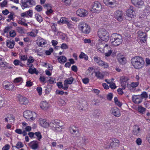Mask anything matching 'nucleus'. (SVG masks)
<instances>
[{
    "label": "nucleus",
    "instance_id": "obj_1",
    "mask_svg": "<svg viewBox=\"0 0 150 150\" xmlns=\"http://www.w3.org/2000/svg\"><path fill=\"white\" fill-rule=\"evenodd\" d=\"M51 129L56 133L61 132L65 129L63 124L57 119L52 120L49 123Z\"/></svg>",
    "mask_w": 150,
    "mask_h": 150
},
{
    "label": "nucleus",
    "instance_id": "obj_2",
    "mask_svg": "<svg viewBox=\"0 0 150 150\" xmlns=\"http://www.w3.org/2000/svg\"><path fill=\"white\" fill-rule=\"evenodd\" d=\"M132 65L136 69H141L144 66V61L143 58L139 57H135L131 60Z\"/></svg>",
    "mask_w": 150,
    "mask_h": 150
},
{
    "label": "nucleus",
    "instance_id": "obj_3",
    "mask_svg": "<svg viewBox=\"0 0 150 150\" xmlns=\"http://www.w3.org/2000/svg\"><path fill=\"white\" fill-rule=\"evenodd\" d=\"M110 41L112 45L118 46L122 42V37L117 33H113L111 36Z\"/></svg>",
    "mask_w": 150,
    "mask_h": 150
},
{
    "label": "nucleus",
    "instance_id": "obj_4",
    "mask_svg": "<svg viewBox=\"0 0 150 150\" xmlns=\"http://www.w3.org/2000/svg\"><path fill=\"white\" fill-rule=\"evenodd\" d=\"M98 49L102 53H105V56H110L112 53L111 47L108 45H106L105 46L101 43L98 44L97 45Z\"/></svg>",
    "mask_w": 150,
    "mask_h": 150
},
{
    "label": "nucleus",
    "instance_id": "obj_5",
    "mask_svg": "<svg viewBox=\"0 0 150 150\" xmlns=\"http://www.w3.org/2000/svg\"><path fill=\"white\" fill-rule=\"evenodd\" d=\"M97 34L99 37L103 41H107L109 39V33L104 29H100L98 31Z\"/></svg>",
    "mask_w": 150,
    "mask_h": 150
},
{
    "label": "nucleus",
    "instance_id": "obj_6",
    "mask_svg": "<svg viewBox=\"0 0 150 150\" xmlns=\"http://www.w3.org/2000/svg\"><path fill=\"white\" fill-rule=\"evenodd\" d=\"M78 28L82 33L85 34H89L91 31L90 26L84 22H80L78 25Z\"/></svg>",
    "mask_w": 150,
    "mask_h": 150
},
{
    "label": "nucleus",
    "instance_id": "obj_7",
    "mask_svg": "<svg viewBox=\"0 0 150 150\" xmlns=\"http://www.w3.org/2000/svg\"><path fill=\"white\" fill-rule=\"evenodd\" d=\"M23 116L28 120L32 121L36 117V114L35 112L27 110L23 112Z\"/></svg>",
    "mask_w": 150,
    "mask_h": 150
},
{
    "label": "nucleus",
    "instance_id": "obj_8",
    "mask_svg": "<svg viewBox=\"0 0 150 150\" xmlns=\"http://www.w3.org/2000/svg\"><path fill=\"white\" fill-rule=\"evenodd\" d=\"M93 60L94 62L100 66L104 68H107L109 67L108 64L102 61L100 57L95 56L93 57Z\"/></svg>",
    "mask_w": 150,
    "mask_h": 150
},
{
    "label": "nucleus",
    "instance_id": "obj_9",
    "mask_svg": "<svg viewBox=\"0 0 150 150\" xmlns=\"http://www.w3.org/2000/svg\"><path fill=\"white\" fill-rule=\"evenodd\" d=\"M69 130L74 137H77L79 136V134L78 129L75 126H71L69 128Z\"/></svg>",
    "mask_w": 150,
    "mask_h": 150
},
{
    "label": "nucleus",
    "instance_id": "obj_10",
    "mask_svg": "<svg viewBox=\"0 0 150 150\" xmlns=\"http://www.w3.org/2000/svg\"><path fill=\"white\" fill-rule=\"evenodd\" d=\"M102 7L99 2L95 1L92 6V11L96 13H98L101 11Z\"/></svg>",
    "mask_w": 150,
    "mask_h": 150
},
{
    "label": "nucleus",
    "instance_id": "obj_11",
    "mask_svg": "<svg viewBox=\"0 0 150 150\" xmlns=\"http://www.w3.org/2000/svg\"><path fill=\"white\" fill-rule=\"evenodd\" d=\"M110 113L115 117H119L121 115L120 109L116 107L112 108L110 110Z\"/></svg>",
    "mask_w": 150,
    "mask_h": 150
},
{
    "label": "nucleus",
    "instance_id": "obj_12",
    "mask_svg": "<svg viewBox=\"0 0 150 150\" xmlns=\"http://www.w3.org/2000/svg\"><path fill=\"white\" fill-rule=\"evenodd\" d=\"M129 80L128 78L125 76H122L120 77V81L121 85L123 89H125L128 84V81Z\"/></svg>",
    "mask_w": 150,
    "mask_h": 150
},
{
    "label": "nucleus",
    "instance_id": "obj_13",
    "mask_svg": "<svg viewBox=\"0 0 150 150\" xmlns=\"http://www.w3.org/2000/svg\"><path fill=\"white\" fill-rule=\"evenodd\" d=\"M122 15L123 13L122 11L119 10L115 12L114 16L118 21H121L122 20Z\"/></svg>",
    "mask_w": 150,
    "mask_h": 150
},
{
    "label": "nucleus",
    "instance_id": "obj_14",
    "mask_svg": "<svg viewBox=\"0 0 150 150\" xmlns=\"http://www.w3.org/2000/svg\"><path fill=\"white\" fill-rule=\"evenodd\" d=\"M103 2L107 6L110 7L115 6L117 4L116 0H103Z\"/></svg>",
    "mask_w": 150,
    "mask_h": 150
},
{
    "label": "nucleus",
    "instance_id": "obj_15",
    "mask_svg": "<svg viewBox=\"0 0 150 150\" xmlns=\"http://www.w3.org/2000/svg\"><path fill=\"white\" fill-rule=\"evenodd\" d=\"M88 13V11L84 9H79L76 11L78 16L83 17L86 16Z\"/></svg>",
    "mask_w": 150,
    "mask_h": 150
},
{
    "label": "nucleus",
    "instance_id": "obj_16",
    "mask_svg": "<svg viewBox=\"0 0 150 150\" xmlns=\"http://www.w3.org/2000/svg\"><path fill=\"white\" fill-rule=\"evenodd\" d=\"M132 7L130 6L127 11V16L131 18H134L136 16V13Z\"/></svg>",
    "mask_w": 150,
    "mask_h": 150
},
{
    "label": "nucleus",
    "instance_id": "obj_17",
    "mask_svg": "<svg viewBox=\"0 0 150 150\" xmlns=\"http://www.w3.org/2000/svg\"><path fill=\"white\" fill-rule=\"evenodd\" d=\"M132 98L133 102L136 104H139L142 101V98L139 95H133Z\"/></svg>",
    "mask_w": 150,
    "mask_h": 150
},
{
    "label": "nucleus",
    "instance_id": "obj_18",
    "mask_svg": "<svg viewBox=\"0 0 150 150\" xmlns=\"http://www.w3.org/2000/svg\"><path fill=\"white\" fill-rule=\"evenodd\" d=\"M114 143H113L112 140L109 139L106 140L104 142V146L106 148H110L113 147Z\"/></svg>",
    "mask_w": 150,
    "mask_h": 150
},
{
    "label": "nucleus",
    "instance_id": "obj_19",
    "mask_svg": "<svg viewBox=\"0 0 150 150\" xmlns=\"http://www.w3.org/2000/svg\"><path fill=\"white\" fill-rule=\"evenodd\" d=\"M141 132L142 130L139 126L136 125L134 127L133 130V133L134 135L139 136L141 134Z\"/></svg>",
    "mask_w": 150,
    "mask_h": 150
},
{
    "label": "nucleus",
    "instance_id": "obj_20",
    "mask_svg": "<svg viewBox=\"0 0 150 150\" xmlns=\"http://www.w3.org/2000/svg\"><path fill=\"white\" fill-rule=\"evenodd\" d=\"M39 143L37 141H33L29 144V145L32 149L36 150L38 147Z\"/></svg>",
    "mask_w": 150,
    "mask_h": 150
},
{
    "label": "nucleus",
    "instance_id": "obj_21",
    "mask_svg": "<svg viewBox=\"0 0 150 150\" xmlns=\"http://www.w3.org/2000/svg\"><path fill=\"white\" fill-rule=\"evenodd\" d=\"M132 3L136 6L140 7L144 4L142 0H131Z\"/></svg>",
    "mask_w": 150,
    "mask_h": 150
},
{
    "label": "nucleus",
    "instance_id": "obj_22",
    "mask_svg": "<svg viewBox=\"0 0 150 150\" xmlns=\"http://www.w3.org/2000/svg\"><path fill=\"white\" fill-rule=\"evenodd\" d=\"M36 42L37 45L41 47L44 46L47 43L46 40L41 37L37 39Z\"/></svg>",
    "mask_w": 150,
    "mask_h": 150
},
{
    "label": "nucleus",
    "instance_id": "obj_23",
    "mask_svg": "<svg viewBox=\"0 0 150 150\" xmlns=\"http://www.w3.org/2000/svg\"><path fill=\"white\" fill-rule=\"evenodd\" d=\"M49 106V104L46 101H42L40 104V107L42 110H47Z\"/></svg>",
    "mask_w": 150,
    "mask_h": 150
},
{
    "label": "nucleus",
    "instance_id": "obj_24",
    "mask_svg": "<svg viewBox=\"0 0 150 150\" xmlns=\"http://www.w3.org/2000/svg\"><path fill=\"white\" fill-rule=\"evenodd\" d=\"M40 125L42 127H47L49 126V123L46 121V120L45 119H42L40 118L39 120Z\"/></svg>",
    "mask_w": 150,
    "mask_h": 150
},
{
    "label": "nucleus",
    "instance_id": "obj_25",
    "mask_svg": "<svg viewBox=\"0 0 150 150\" xmlns=\"http://www.w3.org/2000/svg\"><path fill=\"white\" fill-rule=\"evenodd\" d=\"M139 84L138 82H132L129 86V89L132 91H133L138 86Z\"/></svg>",
    "mask_w": 150,
    "mask_h": 150
},
{
    "label": "nucleus",
    "instance_id": "obj_26",
    "mask_svg": "<svg viewBox=\"0 0 150 150\" xmlns=\"http://www.w3.org/2000/svg\"><path fill=\"white\" fill-rule=\"evenodd\" d=\"M20 103L21 104L26 105L28 103L29 101L26 98L20 96L19 99Z\"/></svg>",
    "mask_w": 150,
    "mask_h": 150
},
{
    "label": "nucleus",
    "instance_id": "obj_27",
    "mask_svg": "<svg viewBox=\"0 0 150 150\" xmlns=\"http://www.w3.org/2000/svg\"><path fill=\"white\" fill-rule=\"evenodd\" d=\"M3 85L4 88L6 89L11 90L13 88V85L10 83L8 82H4Z\"/></svg>",
    "mask_w": 150,
    "mask_h": 150
},
{
    "label": "nucleus",
    "instance_id": "obj_28",
    "mask_svg": "<svg viewBox=\"0 0 150 150\" xmlns=\"http://www.w3.org/2000/svg\"><path fill=\"white\" fill-rule=\"evenodd\" d=\"M15 45V42L13 40H8L6 41V45L10 49H13Z\"/></svg>",
    "mask_w": 150,
    "mask_h": 150
},
{
    "label": "nucleus",
    "instance_id": "obj_29",
    "mask_svg": "<svg viewBox=\"0 0 150 150\" xmlns=\"http://www.w3.org/2000/svg\"><path fill=\"white\" fill-rule=\"evenodd\" d=\"M146 109L141 105H138L137 110L138 112L141 114H143L145 113Z\"/></svg>",
    "mask_w": 150,
    "mask_h": 150
},
{
    "label": "nucleus",
    "instance_id": "obj_30",
    "mask_svg": "<svg viewBox=\"0 0 150 150\" xmlns=\"http://www.w3.org/2000/svg\"><path fill=\"white\" fill-rule=\"evenodd\" d=\"M38 33V31L37 30L34 29L28 33L27 34L28 35L31 37H35L37 36Z\"/></svg>",
    "mask_w": 150,
    "mask_h": 150
},
{
    "label": "nucleus",
    "instance_id": "obj_31",
    "mask_svg": "<svg viewBox=\"0 0 150 150\" xmlns=\"http://www.w3.org/2000/svg\"><path fill=\"white\" fill-rule=\"evenodd\" d=\"M68 19L65 17H62L61 18L59 21H57L58 24H60L61 23L62 24H66L68 21Z\"/></svg>",
    "mask_w": 150,
    "mask_h": 150
},
{
    "label": "nucleus",
    "instance_id": "obj_32",
    "mask_svg": "<svg viewBox=\"0 0 150 150\" xmlns=\"http://www.w3.org/2000/svg\"><path fill=\"white\" fill-rule=\"evenodd\" d=\"M67 28L70 29H73L74 28V23H73L71 21H68L66 23Z\"/></svg>",
    "mask_w": 150,
    "mask_h": 150
},
{
    "label": "nucleus",
    "instance_id": "obj_33",
    "mask_svg": "<svg viewBox=\"0 0 150 150\" xmlns=\"http://www.w3.org/2000/svg\"><path fill=\"white\" fill-rule=\"evenodd\" d=\"M13 63L15 66L20 65L22 67H23L24 66V64H23L18 59H15L14 60Z\"/></svg>",
    "mask_w": 150,
    "mask_h": 150
},
{
    "label": "nucleus",
    "instance_id": "obj_34",
    "mask_svg": "<svg viewBox=\"0 0 150 150\" xmlns=\"http://www.w3.org/2000/svg\"><path fill=\"white\" fill-rule=\"evenodd\" d=\"M79 57L80 59H84L86 60H88V58L87 55L82 52H81Z\"/></svg>",
    "mask_w": 150,
    "mask_h": 150
},
{
    "label": "nucleus",
    "instance_id": "obj_35",
    "mask_svg": "<svg viewBox=\"0 0 150 150\" xmlns=\"http://www.w3.org/2000/svg\"><path fill=\"white\" fill-rule=\"evenodd\" d=\"M58 59L59 62L61 64L64 63L66 62L67 60L66 58L64 56H61L58 57Z\"/></svg>",
    "mask_w": 150,
    "mask_h": 150
},
{
    "label": "nucleus",
    "instance_id": "obj_36",
    "mask_svg": "<svg viewBox=\"0 0 150 150\" xmlns=\"http://www.w3.org/2000/svg\"><path fill=\"white\" fill-rule=\"evenodd\" d=\"M15 132L19 134H23V136H25L27 134V133L25 130L23 131L20 129H17L15 130Z\"/></svg>",
    "mask_w": 150,
    "mask_h": 150
},
{
    "label": "nucleus",
    "instance_id": "obj_37",
    "mask_svg": "<svg viewBox=\"0 0 150 150\" xmlns=\"http://www.w3.org/2000/svg\"><path fill=\"white\" fill-rule=\"evenodd\" d=\"M0 65L2 67L9 68L8 67V64L6 62H4L1 58L0 59Z\"/></svg>",
    "mask_w": 150,
    "mask_h": 150
},
{
    "label": "nucleus",
    "instance_id": "obj_38",
    "mask_svg": "<svg viewBox=\"0 0 150 150\" xmlns=\"http://www.w3.org/2000/svg\"><path fill=\"white\" fill-rule=\"evenodd\" d=\"M21 6L22 7V8L23 9H24L26 8L29 7L27 0L26 1L23 2L22 1L21 2Z\"/></svg>",
    "mask_w": 150,
    "mask_h": 150
},
{
    "label": "nucleus",
    "instance_id": "obj_39",
    "mask_svg": "<svg viewBox=\"0 0 150 150\" xmlns=\"http://www.w3.org/2000/svg\"><path fill=\"white\" fill-rule=\"evenodd\" d=\"M74 81V79L72 77H70L66 79L64 81V83H66L67 84H71Z\"/></svg>",
    "mask_w": 150,
    "mask_h": 150
},
{
    "label": "nucleus",
    "instance_id": "obj_40",
    "mask_svg": "<svg viewBox=\"0 0 150 150\" xmlns=\"http://www.w3.org/2000/svg\"><path fill=\"white\" fill-rule=\"evenodd\" d=\"M119 62L122 64H125L126 62V60L124 57H121L118 59Z\"/></svg>",
    "mask_w": 150,
    "mask_h": 150
},
{
    "label": "nucleus",
    "instance_id": "obj_41",
    "mask_svg": "<svg viewBox=\"0 0 150 150\" xmlns=\"http://www.w3.org/2000/svg\"><path fill=\"white\" fill-rule=\"evenodd\" d=\"M27 1L28 2V4L29 5V7H32L33 6H34L35 5V1L34 0H27Z\"/></svg>",
    "mask_w": 150,
    "mask_h": 150
},
{
    "label": "nucleus",
    "instance_id": "obj_42",
    "mask_svg": "<svg viewBox=\"0 0 150 150\" xmlns=\"http://www.w3.org/2000/svg\"><path fill=\"white\" fill-rule=\"evenodd\" d=\"M19 58L21 61H25L26 60L28 59L27 56L25 55L20 54L19 55Z\"/></svg>",
    "mask_w": 150,
    "mask_h": 150
},
{
    "label": "nucleus",
    "instance_id": "obj_43",
    "mask_svg": "<svg viewBox=\"0 0 150 150\" xmlns=\"http://www.w3.org/2000/svg\"><path fill=\"white\" fill-rule=\"evenodd\" d=\"M35 17L37 20L40 23L42 21V18L40 15L36 14L35 15Z\"/></svg>",
    "mask_w": 150,
    "mask_h": 150
},
{
    "label": "nucleus",
    "instance_id": "obj_44",
    "mask_svg": "<svg viewBox=\"0 0 150 150\" xmlns=\"http://www.w3.org/2000/svg\"><path fill=\"white\" fill-rule=\"evenodd\" d=\"M28 72L32 74L34 73L38 74V73L36 71V69L35 68L32 69V68H30L28 70Z\"/></svg>",
    "mask_w": 150,
    "mask_h": 150
},
{
    "label": "nucleus",
    "instance_id": "obj_45",
    "mask_svg": "<svg viewBox=\"0 0 150 150\" xmlns=\"http://www.w3.org/2000/svg\"><path fill=\"white\" fill-rule=\"evenodd\" d=\"M114 100L115 104L118 106L120 107L122 105V103L119 101L117 97H115L114 98Z\"/></svg>",
    "mask_w": 150,
    "mask_h": 150
},
{
    "label": "nucleus",
    "instance_id": "obj_46",
    "mask_svg": "<svg viewBox=\"0 0 150 150\" xmlns=\"http://www.w3.org/2000/svg\"><path fill=\"white\" fill-rule=\"evenodd\" d=\"M95 74L96 76L99 78L101 79L103 77V75L99 72H95Z\"/></svg>",
    "mask_w": 150,
    "mask_h": 150
},
{
    "label": "nucleus",
    "instance_id": "obj_47",
    "mask_svg": "<svg viewBox=\"0 0 150 150\" xmlns=\"http://www.w3.org/2000/svg\"><path fill=\"white\" fill-rule=\"evenodd\" d=\"M23 146V144L21 142H18L16 144L15 147L17 149L21 148Z\"/></svg>",
    "mask_w": 150,
    "mask_h": 150
},
{
    "label": "nucleus",
    "instance_id": "obj_48",
    "mask_svg": "<svg viewBox=\"0 0 150 150\" xmlns=\"http://www.w3.org/2000/svg\"><path fill=\"white\" fill-rule=\"evenodd\" d=\"M8 117L9 120H12V121H10V123H12L14 122L15 119L14 116L13 115H10Z\"/></svg>",
    "mask_w": 150,
    "mask_h": 150
},
{
    "label": "nucleus",
    "instance_id": "obj_49",
    "mask_svg": "<svg viewBox=\"0 0 150 150\" xmlns=\"http://www.w3.org/2000/svg\"><path fill=\"white\" fill-rule=\"evenodd\" d=\"M113 143H114V147L118 145L120 143L119 141L116 139H114L112 140Z\"/></svg>",
    "mask_w": 150,
    "mask_h": 150
},
{
    "label": "nucleus",
    "instance_id": "obj_50",
    "mask_svg": "<svg viewBox=\"0 0 150 150\" xmlns=\"http://www.w3.org/2000/svg\"><path fill=\"white\" fill-rule=\"evenodd\" d=\"M28 17H31L33 15V11L32 10H29L28 11H26Z\"/></svg>",
    "mask_w": 150,
    "mask_h": 150
},
{
    "label": "nucleus",
    "instance_id": "obj_51",
    "mask_svg": "<svg viewBox=\"0 0 150 150\" xmlns=\"http://www.w3.org/2000/svg\"><path fill=\"white\" fill-rule=\"evenodd\" d=\"M35 134L37 137L38 140L40 141L42 138V135L39 132H37L35 133Z\"/></svg>",
    "mask_w": 150,
    "mask_h": 150
},
{
    "label": "nucleus",
    "instance_id": "obj_52",
    "mask_svg": "<svg viewBox=\"0 0 150 150\" xmlns=\"http://www.w3.org/2000/svg\"><path fill=\"white\" fill-rule=\"evenodd\" d=\"M27 63H31L33 62L34 61V59L32 57L30 56L29 57V58L28 59H27Z\"/></svg>",
    "mask_w": 150,
    "mask_h": 150
},
{
    "label": "nucleus",
    "instance_id": "obj_53",
    "mask_svg": "<svg viewBox=\"0 0 150 150\" xmlns=\"http://www.w3.org/2000/svg\"><path fill=\"white\" fill-rule=\"evenodd\" d=\"M35 9L38 12H40L42 10V7L41 5H38L36 6Z\"/></svg>",
    "mask_w": 150,
    "mask_h": 150
},
{
    "label": "nucleus",
    "instance_id": "obj_54",
    "mask_svg": "<svg viewBox=\"0 0 150 150\" xmlns=\"http://www.w3.org/2000/svg\"><path fill=\"white\" fill-rule=\"evenodd\" d=\"M16 29L19 33H22L24 32L23 29L21 27H17L16 28Z\"/></svg>",
    "mask_w": 150,
    "mask_h": 150
},
{
    "label": "nucleus",
    "instance_id": "obj_55",
    "mask_svg": "<svg viewBox=\"0 0 150 150\" xmlns=\"http://www.w3.org/2000/svg\"><path fill=\"white\" fill-rule=\"evenodd\" d=\"M10 36L11 37H14L16 34L15 31L13 30H11L9 32Z\"/></svg>",
    "mask_w": 150,
    "mask_h": 150
},
{
    "label": "nucleus",
    "instance_id": "obj_56",
    "mask_svg": "<svg viewBox=\"0 0 150 150\" xmlns=\"http://www.w3.org/2000/svg\"><path fill=\"white\" fill-rule=\"evenodd\" d=\"M36 90L39 94L40 96L42 94V88L40 87H38L36 88Z\"/></svg>",
    "mask_w": 150,
    "mask_h": 150
},
{
    "label": "nucleus",
    "instance_id": "obj_57",
    "mask_svg": "<svg viewBox=\"0 0 150 150\" xmlns=\"http://www.w3.org/2000/svg\"><path fill=\"white\" fill-rule=\"evenodd\" d=\"M142 141V139L140 138H137L136 140V142L138 145H141Z\"/></svg>",
    "mask_w": 150,
    "mask_h": 150
},
{
    "label": "nucleus",
    "instance_id": "obj_58",
    "mask_svg": "<svg viewBox=\"0 0 150 150\" xmlns=\"http://www.w3.org/2000/svg\"><path fill=\"white\" fill-rule=\"evenodd\" d=\"M53 49L52 48H50L48 50H47L45 52V53L47 55H50L53 51Z\"/></svg>",
    "mask_w": 150,
    "mask_h": 150
},
{
    "label": "nucleus",
    "instance_id": "obj_59",
    "mask_svg": "<svg viewBox=\"0 0 150 150\" xmlns=\"http://www.w3.org/2000/svg\"><path fill=\"white\" fill-rule=\"evenodd\" d=\"M12 27L11 26H8L5 27L4 30V32L5 33H7L9 31V30Z\"/></svg>",
    "mask_w": 150,
    "mask_h": 150
},
{
    "label": "nucleus",
    "instance_id": "obj_60",
    "mask_svg": "<svg viewBox=\"0 0 150 150\" xmlns=\"http://www.w3.org/2000/svg\"><path fill=\"white\" fill-rule=\"evenodd\" d=\"M10 146L8 144H6L2 148V150H8L10 148Z\"/></svg>",
    "mask_w": 150,
    "mask_h": 150
},
{
    "label": "nucleus",
    "instance_id": "obj_61",
    "mask_svg": "<svg viewBox=\"0 0 150 150\" xmlns=\"http://www.w3.org/2000/svg\"><path fill=\"white\" fill-rule=\"evenodd\" d=\"M141 98H146L148 97V94L147 93L145 92H143L141 95Z\"/></svg>",
    "mask_w": 150,
    "mask_h": 150
},
{
    "label": "nucleus",
    "instance_id": "obj_62",
    "mask_svg": "<svg viewBox=\"0 0 150 150\" xmlns=\"http://www.w3.org/2000/svg\"><path fill=\"white\" fill-rule=\"evenodd\" d=\"M62 49H66L68 48V45L65 43H63L60 47Z\"/></svg>",
    "mask_w": 150,
    "mask_h": 150
},
{
    "label": "nucleus",
    "instance_id": "obj_63",
    "mask_svg": "<svg viewBox=\"0 0 150 150\" xmlns=\"http://www.w3.org/2000/svg\"><path fill=\"white\" fill-rule=\"evenodd\" d=\"M139 39L140 40V41L142 42H145L146 41V35H144L142 37H141L140 38V37Z\"/></svg>",
    "mask_w": 150,
    "mask_h": 150
},
{
    "label": "nucleus",
    "instance_id": "obj_64",
    "mask_svg": "<svg viewBox=\"0 0 150 150\" xmlns=\"http://www.w3.org/2000/svg\"><path fill=\"white\" fill-rule=\"evenodd\" d=\"M110 88L112 89H115L116 88V86L115 84L112 82L110 84Z\"/></svg>",
    "mask_w": 150,
    "mask_h": 150
}]
</instances>
